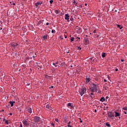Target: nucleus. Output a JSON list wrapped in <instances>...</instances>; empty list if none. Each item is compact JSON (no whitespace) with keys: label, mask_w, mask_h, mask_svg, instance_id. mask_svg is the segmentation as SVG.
Masks as SVG:
<instances>
[{"label":"nucleus","mask_w":127,"mask_h":127,"mask_svg":"<svg viewBox=\"0 0 127 127\" xmlns=\"http://www.w3.org/2000/svg\"><path fill=\"white\" fill-rule=\"evenodd\" d=\"M43 3V1H42L41 2H38L35 3L36 6H38V5H40Z\"/></svg>","instance_id":"6e6552de"},{"label":"nucleus","mask_w":127,"mask_h":127,"mask_svg":"<svg viewBox=\"0 0 127 127\" xmlns=\"http://www.w3.org/2000/svg\"><path fill=\"white\" fill-rule=\"evenodd\" d=\"M53 64L54 66H55V67H57V65H55V63H53Z\"/></svg>","instance_id":"58836bf2"},{"label":"nucleus","mask_w":127,"mask_h":127,"mask_svg":"<svg viewBox=\"0 0 127 127\" xmlns=\"http://www.w3.org/2000/svg\"><path fill=\"white\" fill-rule=\"evenodd\" d=\"M55 121H56V122H58V119H56Z\"/></svg>","instance_id":"ea45409f"},{"label":"nucleus","mask_w":127,"mask_h":127,"mask_svg":"<svg viewBox=\"0 0 127 127\" xmlns=\"http://www.w3.org/2000/svg\"><path fill=\"white\" fill-rule=\"evenodd\" d=\"M15 103V101H9L10 107H13V104Z\"/></svg>","instance_id":"9b49d317"},{"label":"nucleus","mask_w":127,"mask_h":127,"mask_svg":"<svg viewBox=\"0 0 127 127\" xmlns=\"http://www.w3.org/2000/svg\"><path fill=\"white\" fill-rule=\"evenodd\" d=\"M91 88L94 89V90H95V92H97V89H98V85L92 84L91 85Z\"/></svg>","instance_id":"20e7f679"},{"label":"nucleus","mask_w":127,"mask_h":127,"mask_svg":"<svg viewBox=\"0 0 127 127\" xmlns=\"http://www.w3.org/2000/svg\"><path fill=\"white\" fill-rule=\"evenodd\" d=\"M85 5L87 6V3H85Z\"/></svg>","instance_id":"338daca9"},{"label":"nucleus","mask_w":127,"mask_h":127,"mask_svg":"<svg viewBox=\"0 0 127 127\" xmlns=\"http://www.w3.org/2000/svg\"><path fill=\"white\" fill-rule=\"evenodd\" d=\"M68 106L70 107V108H72V104L71 103H68Z\"/></svg>","instance_id":"412c9836"},{"label":"nucleus","mask_w":127,"mask_h":127,"mask_svg":"<svg viewBox=\"0 0 127 127\" xmlns=\"http://www.w3.org/2000/svg\"><path fill=\"white\" fill-rule=\"evenodd\" d=\"M28 113H30V114H31V113H32V110L31 109V108H29L28 109Z\"/></svg>","instance_id":"2eb2a0df"},{"label":"nucleus","mask_w":127,"mask_h":127,"mask_svg":"<svg viewBox=\"0 0 127 127\" xmlns=\"http://www.w3.org/2000/svg\"><path fill=\"white\" fill-rule=\"evenodd\" d=\"M14 54L15 56H16V57H17V56H18V54H17V53H14Z\"/></svg>","instance_id":"7c9ffc66"},{"label":"nucleus","mask_w":127,"mask_h":127,"mask_svg":"<svg viewBox=\"0 0 127 127\" xmlns=\"http://www.w3.org/2000/svg\"><path fill=\"white\" fill-rule=\"evenodd\" d=\"M70 20L71 21H73V20H74V19L73 18H71L70 19Z\"/></svg>","instance_id":"c9c22d12"},{"label":"nucleus","mask_w":127,"mask_h":127,"mask_svg":"<svg viewBox=\"0 0 127 127\" xmlns=\"http://www.w3.org/2000/svg\"><path fill=\"white\" fill-rule=\"evenodd\" d=\"M106 99H109V96H106Z\"/></svg>","instance_id":"de8ad7c7"},{"label":"nucleus","mask_w":127,"mask_h":127,"mask_svg":"<svg viewBox=\"0 0 127 127\" xmlns=\"http://www.w3.org/2000/svg\"><path fill=\"white\" fill-rule=\"evenodd\" d=\"M118 27H119V28H120V29H122V28H123V27H121V25H118Z\"/></svg>","instance_id":"c85d7f7f"},{"label":"nucleus","mask_w":127,"mask_h":127,"mask_svg":"<svg viewBox=\"0 0 127 127\" xmlns=\"http://www.w3.org/2000/svg\"><path fill=\"white\" fill-rule=\"evenodd\" d=\"M91 81V78H86V83H89Z\"/></svg>","instance_id":"ddd939ff"},{"label":"nucleus","mask_w":127,"mask_h":127,"mask_svg":"<svg viewBox=\"0 0 127 127\" xmlns=\"http://www.w3.org/2000/svg\"><path fill=\"white\" fill-rule=\"evenodd\" d=\"M118 68H116V69H115V71H116V72L118 71Z\"/></svg>","instance_id":"37998d69"},{"label":"nucleus","mask_w":127,"mask_h":127,"mask_svg":"<svg viewBox=\"0 0 127 127\" xmlns=\"http://www.w3.org/2000/svg\"><path fill=\"white\" fill-rule=\"evenodd\" d=\"M18 45V44L15 43H12L11 44V46H12V47H14V48H15V47H16V46H17Z\"/></svg>","instance_id":"39448f33"},{"label":"nucleus","mask_w":127,"mask_h":127,"mask_svg":"<svg viewBox=\"0 0 127 127\" xmlns=\"http://www.w3.org/2000/svg\"><path fill=\"white\" fill-rule=\"evenodd\" d=\"M43 38L44 40H46V39H47V35H45V36H43Z\"/></svg>","instance_id":"dca6fc26"},{"label":"nucleus","mask_w":127,"mask_h":127,"mask_svg":"<svg viewBox=\"0 0 127 127\" xmlns=\"http://www.w3.org/2000/svg\"><path fill=\"white\" fill-rule=\"evenodd\" d=\"M73 3L75 4V5L77 6V4H78V3L76 2L75 0L73 1Z\"/></svg>","instance_id":"a878e982"},{"label":"nucleus","mask_w":127,"mask_h":127,"mask_svg":"<svg viewBox=\"0 0 127 127\" xmlns=\"http://www.w3.org/2000/svg\"><path fill=\"white\" fill-rule=\"evenodd\" d=\"M74 37H71L70 39L71 42H72L74 40Z\"/></svg>","instance_id":"bb28decb"},{"label":"nucleus","mask_w":127,"mask_h":127,"mask_svg":"<svg viewBox=\"0 0 127 127\" xmlns=\"http://www.w3.org/2000/svg\"><path fill=\"white\" fill-rule=\"evenodd\" d=\"M30 84H31V83L29 82V83H27L26 84V86H29L30 85Z\"/></svg>","instance_id":"72a5a7b5"},{"label":"nucleus","mask_w":127,"mask_h":127,"mask_svg":"<svg viewBox=\"0 0 127 127\" xmlns=\"http://www.w3.org/2000/svg\"><path fill=\"white\" fill-rule=\"evenodd\" d=\"M90 97H91V99H94V97L93 96L90 95Z\"/></svg>","instance_id":"e433bc0d"},{"label":"nucleus","mask_w":127,"mask_h":127,"mask_svg":"<svg viewBox=\"0 0 127 127\" xmlns=\"http://www.w3.org/2000/svg\"><path fill=\"white\" fill-rule=\"evenodd\" d=\"M77 49H78V50H81V47H78L77 48Z\"/></svg>","instance_id":"f704fd0d"},{"label":"nucleus","mask_w":127,"mask_h":127,"mask_svg":"<svg viewBox=\"0 0 127 127\" xmlns=\"http://www.w3.org/2000/svg\"><path fill=\"white\" fill-rule=\"evenodd\" d=\"M52 126H53V127H54V123H52Z\"/></svg>","instance_id":"a18cd8bd"},{"label":"nucleus","mask_w":127,"mask_h":127,"mask_svg":"<svg viewBox=\"0 0 127 127\" xmlns=\"http://www.w3.org/2000/svg\"><path fill=\"white\" fill-rule=\"evenodd\" d=\"M33 127H37L36 126H35V125L33 126Z\"/></svg>","instance_id":"bf43d9fd"},{"label":"nucleus","mask_w":127,"mask_h":127,"mask_svg":"<svg viewBox=\"0 0 127 127\" xmlns=\"http://www.w3.org/2000/svg\"><path fill=\"white\" fill-rule=\"evenodd\" d=\"M106 126H107V127H111V125H110V124L108 123L106 124Z\"/></svg>","instance_id":"aec40b11"},{"label":"nucleus","mask_w":127,"mask_h":127,"mask_svg":"<svg viewBox=\"0 0 127 127\" xmlns=\"http://www.w3.org/2000/svg\"><path fill=\"white\" fill-rule=\"evenodd\" d=\"M84 42L85 45H87V44H89V43H90V41H89V40H88V39H85Z\"/></svg>","instance_id":"1a4fd4ad"},{"label":"nucleus","mask_w":127,"mask_h":127,"mask_svg":"<svg viewBox=\"0 0 127 127\" xmlns=\"http://www.w3.org/2000/svg\"><path fill=\"white\" fill-rule=\"evenodd\" d=\"M100 101H101V102H105V98L102 97V98L100 99Z\"/></svg>","instance_id":"f3484780"},{"label":"nucleus","mask_w":127,"mask_h":127,"mask_svg":"<svg viewBox=\"0 0 127 127\" xmlns=\"http://www.w3.org/2000/svg\"><path fill=\"white\" fill-rule=\"evenodd\" d=\"M56 64H58V62H57V63H56Z\"/></svg>","instance_id":"052dcab7"},{"label":"nucleus","mask_w":127,"mask_h":127,"mask_svg":"<svg viewBox=\"0 0 127 127\" xmlns=\"http://www.w3.org/2000/svg\"><path fill=\"white\" fill-rule=\"evenodd\" d=\"M91 91L92 92V93H93L94 92H96V90L92 88L91 89Z\"/></svg>","instance_id":"b1692460"},{"label":"nucleus","mask_w":127,"mask_h":127,"mask_svg":"<svg viewBox=\"0 0 127 127\" xmlns=\"http://www.w3.org/2000/svg\"><path fill=\"white\" fill-rule=\"evenodd\" d=\"M122 62H124V59L121 60Z\"/></svg>","instance_id":"603ef678"},{"label":"nucleus","mask_w":127,"mask_h":127,"mask_svg":"<svg viewBox=\"0 0 127 127\" xmlns=\"http://www.w3.org/2000/svg\"><path fill=\"white\" fill-rule=\"evenodd\" d=\"M13 5H15V3H13Z\"/></svg>","instance_id":"e2e57ef3"},{"label":"nucleus","mask_w":127,"mask_h":127,"mask_svg":"<svg viewBox=\"0 0 127 127\" xmlns=\"http://www.w3.org/2000/svg\"><path fill=\"white\" fill-rule=\"evenodd\" d=\"M39 121H40V117L38 116H35L34 117V122H35V123H38Z\"/></svg>","instance_id":"7ed1b4c3"},{"label":"nucleus","mask_w":127,"mask_h":127,"mask_svg":"<svg viewBox=\"0 0 127 127\" xmlns=\"http://www.w3.org/2000/svg\"><path fill=\"white\" fill-rule=\"evenodd\" d=\"M101 92H102V91H101V90L98 91V93H99V94L101 93Z\"/></svg>","instance_id":"79ce46f5"},{"label":"nucleus","mask_w":127,"mask_h":127,"mask_svg":"<svg viewBox=\"0 0 127 127\" xmlns=\"http://www.w3.org/2000/svg\"><path fill=\"white\" fill-rule=\"evenodd\" d=\"M23 125L26 126V127L27 126H29V124H28V123H27V121L26 120H24L23 121Z\"/></svg>","instance_id":"0eeeda50"},{"label":"nucleus","mask_w":127,"mask_h":127,"mask_svg":"<svg viewBox=\"0 0 127 127\" xmlns=\"http://www.w3.org/2000/svg\"><path fill=\"white\" fill-rule=\"evenodd\" d=\"M2 30V28L1 27L0 29V30Z\"/></svg>","instance_id":"6e6d98bb"},{"label":"nucleus","mask_w":127,"mask_h":127,"mask_svg":"<svg viewBox=\"0 0 127 127\" xmlns=\"http://www.w3.org/2000/svg\"><path fill=\"white\" fill-rule=\"evenodd\" d=\"M79 120L80 121H81V118H79Z\"/></svg>","instance_id":"774afa93"},{"label":"nucleus","mask_w":127,"mask_h":127,"mask_svg":"<svg viewBox=\"0 0 127 127\" xmlns=\"http://www.w3.org/2000/svg\"><path fill=\"white\" fill-rule=\"evenodd\" d=\"M87 91V89L86 88H84L81 89L80 91H79V94L81 96H83V94H85V92Z\"/></svg>","instance_id":"f03ea898"},{"label":"nucleus","mask_w":127,"mask_h":127,"mask_svg":"<svg viewBox=\"0 0 127 127\" xmlns=\"http://www.w3.org/2000/svg\"><path fill=\"white\" fill-rule=\"evenodd\" d=\"M46 25H49V23H47Z\"/></svg>","instance_id":"09e8293b"},{"label":"nucleus","mask_w":127,"mask_h":127,"mask_svg":"<svg viewBox=\"0 0 127 127\" xmlns=\"http://www.w3.org/2000/svg\"><path fill=\"white\" fill-rule=\"evenodd\" d=\"M123 109L124 111H127V107H123Z\"/></svg>","instance_id":"393cba45"},{"label":"nucleus","mask_w":127,"mask_h":127,"mask_svg":"<svg viewBox=\"0 0 127 127\" xmlns=\"http://www.w3.org/2000/svg\"><path fill=\"white\" fill-rule=\"evenodd\" d=\"M29 58H26V60H28Z\"/></svg>","instance_id":"13d9d810"},{"label":"nucleus","mask_w":127,"mask_h":127,"mask_svg":"<svg viewBox=\"0 0 127 127\" xmlns=\"http://www.w3.org/2000/svg\"><path fill=\"white\" fill-rule=\"evenodd\" d=\"M5 124H6V125H8V120L5 121Z\"/></svg>","instance_id":"cd10ccee"},{"label":"nucleus","mask_w":127,"mask_h":127,"mask_svg":"<svg viewBox=\"0 0 127 127\" xmlns=\"http://www.w3.org/2000/svg\"><path fill=\"white\" fill-rule=\"evenodd\" d=\"M55 12L57 13V14H58V13H59V11L58 10H56L55 11Z\"/></svg>","instance_id":"2f4dec72"},{"label":"nucleus","mask_w":127,"mask_h":127,"mask_svg":"<svg viewBox=\"0 0 127 127\" xmlns=\"http://www.w3.org/2000/svg\"><path fill=\"white\" fill-rule=\"evenodd\" d=\"M108 78L109 79H110V76H108Z\"/></svg>","instance_id":"680f3d73"},{"label":"nucleus","mask_w":127,"mask_h":127,"mask_svg":"<svg viewBox=\"0 0 127 127\" xmlns=\"http://www.w3.org/2000/svg\"><path fill=\"white\" fill-rule=\"evenodd\" d=\"M53 88H54V86H52L51 87H50V89H51V88H52V89H53Z\"/></svg>","instance_id":"4c0bfd02"},{"label":"nucleus","mask_w":127,"mask_h":127,"mask_svg":"<svg viewBox=\"0 0 127 127\" xmlns=\"http://www.w3.org/2000/svg\"><path fill=\"white\" fill-rule=\"evenodd\" d=\"M108 118H110L111 120H114V119H115V113L112 112H108Z\"/></svg>","instance_id":"f257e3e1"},{"label":"nucleus","mask_w":127,"mask_h":127,"mask_svg":"<svg viewBox=\"0 0 127 127\" xmlns=\"http://www.w3.org/2000/svg\"><path fill=\"white\" fill-rule=\"evenodd\" d=\"M3 121H5V119H4V118H3Z\"/></svg>","instance_id":"0e129e2a"},{"label":"nucleus","mask_w":127,"mask_h":127,"mask_svg":"<svg viewBox=\"0 0 127 127\" xmlns=\"http://www.w3.org/2000/svg\"><path fill=\"white\" fill-rule=\"evenodd\" d=\"M121 116V114L118 112H115V117L117 118V117H120Z\"/></svg>","instance_id":"f8f14e48"},{"label":"nucleus","mask_w":127,"mask_h":127,"mask_svg":"<svg viewBox=\"0 0 127 127\" xmlns=\"http://www.w3.org/2000/svg\"><path fill=\"white\" fill-rule=\"evenodd\" d=\"M10 116H12V113H9Z\"/></svg>","instance_id":"8fccbe9b"},{"label":"nucleus","mask_w":127,"mask_h":127,"mask_svg":"<svg viewBox=\"0 0 127 127\" xmlns=\"http://www.w3.org/2000/svg\"><path fill=\"white\" fill-rule=\"evenodd\" d=\"M67 36H66V35H64V38H67Z\"/></svg>","instance_id":"49530a36"},{"label":"nucleus","mask_w":127,"mask_h":127,"mask_svg":"<svg viewBox=\"0 0 127 127\" xmlns=\"http://www.w3.org/2000/svg\"><path fill=\"white\" fill-rule=\"evenodd\" d=\"M80 123H83V121L82 120H80Z\"/></svg>","instance_id":"5fc2aeb1"},{"label":"nucleus","mask_w":127,"mask_h":127,"mask_svg":"<svg viewBox=\"0 0 127 127\" xmlns=\"http://www.w3.org/2000/svg\"><path fill=\"white\" fill-rule=\"evenodd\" d=\"M94 112H95V113H97V110L95 109Z\"/></svg>","instance_id":"864d4df0"},{"label":"nucleus","mask_w":127,"mask_h":127,"mask_svg":"<svg viewBox=\"0 0 127 127\" xmlns=\"http://www.w3.org/2000/svg\"><path fill=\"white\" fill-rule=\"evenodd\" d=\"M79 6H81V7H82V5H80Z\"/></svg>","instance_id":"69168bd1"},{"label":"nucleus","mask_w":127,"mask_h":127,"mask_svg":"<svg viewBox=\"0 0 127 127\" xmlns=\"http://www.w3.org/2000/svg\"><path fill=\"white\" fill-rule=\"evenodd\" d=\"M52 33H55V30H52Z\"/></svg>","instance_id":"473e14b6"},{"label":"nucleus","mask_w":127,"mask_h":127,"mask_svg":"<svg viewBox=\"0 0 127 127\" xmlns=\"http://www.w3.org/2000/svg\"><path fill=\"white\" fill-rule=\"evenodd\" d=\"M93 33H96V30H94L93 31Z\"/></svg>","instance_id":"a19ab883"},{"label":"nucleus","mask_w":127,"mask_h":127,"mask_svg":"<svg viewBox=\"0 0 127 127\" xmlns=\"http://www.w3.org/2000/svg\"><path fill=\"white\" fill-rule=\"evenodd\" d=\"M102 56L103 58H105V57H106V53H103V54L102 55Z\"/></svg>","instance_id":"6ab92c4d"},{"label":"nucleus","mask_w":127,"mask_h":127,"mask_svg":"<svg viewBox=\"0 0 127 127\" xmlns=\"http://www.w3.org/2000/svg\"><path fill=\"white\" fill-rule=\"evenodd\" d=\"M104 82H107V80L106 79H104Z\"/></svg>","instance_id":"c03bdc74"},{"label":"nucleus","mask_w":127,"mask_h":127,"mask_svg":"<svg viewBox=\"0 0 127 127\" xmlns=\"http://www.w3.org/2000/svg\"><path fill=\"white\" fill-rule=\"evenodd\" d=\"M46 107L47 109H48L49 110V109H50V110H52V109H52V108L50 107V106H49V105H47L46 106Z\"/></svg>","instance_id":"4468645a"},{"label":"nucleus","mask_w":127,"mask_h":127,"mask_svg":"<svg viewBox=\"0 0 127 127\" xmlns=\"http://www.w3.org/2000/svg\"><path fill=\"white\" fill-rule=\"evenodd\" d=\"M124 114H125V115H127V112L125 111Z\"/></svg>","instance_id":"3c124183"},{"label":"nucleus","mask_w":127,"mask_h":127,"mask_svg":"<svg viewBox=\"0 0 127 127\" xmlns=\"http://www.w3.org/2000/svg\"><path fill=\"white\" fill-rule=\"evenodd\" d=\"M70 124H71V122L70 121H69V122H68V123L67 124V127H72V126H70L69 125H70Z\"/></svg>","instance_id":"4be33fe9"},{"label":"nucleus","mask_w":127,"mask_h":127,"mask_svg":"<svg viewBox=\"0 0 127 127\" xmlns=\"http://www.w3.org/2000/svg\"><path fill=\"white\" fill-rule=\"evenodd\" d=\"M91 95H94V94H93V93H91Z\"/></svg>","instance_id":"4d7b16f0"},{"label":"nucleus","mask_w":127,"mask_h":127,"mask_svg":"<svg viewBox=\"0 0 127 127\" xmlns=\"http://www.w3.org/2000/svg\"><path fill=\"white\" fill-rule=\"evenodd\" d=\"M38 69H39V68L40 69H41V67H42V65L39 64V65H38Z\"/></svg>","instance_id":"5701e85b"},{"label":"nucleus","mask_w":127,"mask_h":127,"mask_svg":"<svg viewBox=\"0 0 127 127\" xmlns=\"http://www.w3.org/2000/svg\"><path fill=\"white\" fill-rule=\"evenodd\" d=\"M50 2L51 4H52V3H53V0H50Z\"/></svg>","instance_id":"c756f323"},{"label":"nucleus","mask_w":127,"mask_h":127,"mask_svg":"<svg viewBox=\"0 0 127 127\" xmlns=\"http://www.w3.org/2000/svg\"><path fill=\"white\" fill-rule=\"evenodd\" d=\"M64 123H67L68 122V120H67V118L64 117Z\"/></svg>","instance_id":"a211bd4d"},{"label":"nucleus","mask_w":127,"mask_h":127,"mask_svg":"<svg viewBox=\"0 0 127 127\" xmlns=\"http://www.w3.org/2000/svg\"><path fill=\"white\" fill-rule=\"evenodd\" d=\"M76 31L77 32H81V28L78 27V26H76Z\"/></svg>","instance_id":"9d476101"},{"label":"nucleus","mask_w":127,"mask_h":127,"mask_svg":"<svg viewBox=\"0 0 127 127\" xmlns=\"http://www.w3.org/2000/svg\"><path fill=\"white\" fill-rule=\"evenodd\" d=\"M65 19L66 20H67V22H69V21H70L69 20V14H66L65 15Z\"/></svg>","instance_id":"423d86ee"}]
</instances>
